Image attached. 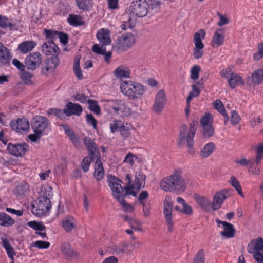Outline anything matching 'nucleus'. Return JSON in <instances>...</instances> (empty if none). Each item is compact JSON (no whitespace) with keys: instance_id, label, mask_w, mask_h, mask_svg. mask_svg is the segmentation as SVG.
I'll return each instance as SVG.
<instances>
[{"instance_id":"f257e3e1","label":"nucleus","mask_w":263,"mask_h":263,"mask_svg":"<svg viewBox=\"0 0 263 263\" xmlns=\"http://www.w3.org/2000/svg\"><path fill=\"white\" fill-rule=\"evenodd\" d=\"M160 186L165 192L179 194L185 191L186 184L185 181L180 175V172L177 170L168 177L163 179L160 183Z\"/></svg>"},{"instance_id":"f03ea898","label":"nucleus","mask_w":263,"mask_h":263,"mask_svg":"<svg viewBox=\"0 0 263 263\" xmlns=\"http://www.w3.org/2000/svg\"><path fill=\"white\" fill-rule=\"evenodd\" d=\"M120 89L122 93L130 99L140 98L145 91L142 84L132 81H123L121 84Z\"/></svg>"},{"instance_id":"7ed1b4c3","label":"nucleus","mask_w":263,"mask_h":263,"mask_svg":"<svg viewBox=\"0 0 263 263\" xmlns=\"http://www.w3.org/2000/svg\"><path fill=\"white\" fill-rule=\"evenodd\" d=\"M45 196H42L38 198V202L36 205H31L32 213L37 216H41L46 214L51 207L49 197L52 195L51 187H47ZM46 190V189H45Z\"/></svg>"},{"instance_id":"20e7f679","label":"nucleus","mask_w":263,"mask_h":263,"mask_svg":"<svg viewBox=\"0 0 263 263\" xmlns=\"http://www.w3.org/2000/svg\"><path fill=\"white\" fill-rule=\"evenodd\" d=\"M197 121L193 120L190 125V129L187 136L186 133L188 127L186 125H183L181 127L178 138V144L181 145L186 140L188 147L191 148L194 145V137L196 131Z\"/></svg>"},{"instance_id":"39448f33","label":"nucleus","mask_w":263,"mask_h":263,"mask_svg":"<svg viewBox=\"0 0 263 263\" xmlns=\"http://www.w3.org/2000/svg\"><path fill=\"white\" fill-rule=\"evenodd\" d=\"M104 102L105 107L108 108V109H112L118 114L127 117L131 114L130 109L122 100H106Z\"/></svg>"},{"instance_id":"423d86ee","label":"nucleus","mask_w":263,"mask_h":263,"mask_svg":"<svg viewBox=\"0 0 263 263\" xmlns=\"http://www.w3.org/2000/svg\"><path fill=\"white\" fill-rule=\"evenodd\" d=\"M135 36L131 33H126L119 37L114 48L119 51L123 52L130 48L135 43Z\"/></svg>"},{"instance_id":"0eeeda50","label":"nucleus","mask_w":263,"mask_h":263,"mask_svg":"<svg viewBox=\"0 0 263 263\" xmlns=\"http://www.w3.org/2000/svg\"><path fill=\"white\" fill-rule=\"evenodd\" d=\"M132 13L138 17H144L147 15L149 5L146 0H134L130 5Z\"/></svg>"},{"instance_id":"6e6552de","label":"nucleus","mask_w":263,"mask_h":263,"mask_svg":"<svg viewBox=\"0 0 263 263\" xmlns=\"http://www.w3.org/2000/svg\"><path fill=\"white\" fill-rule=\"evenodd\" d=\"M60 60L57 55L52 56L45 60L44 65L41 68L43 74L48 76L54 72L57 66L59 65Z\"/></svg>"},{"instance_id":"1a4fd4ad","label":"nucleus","mask_w":263,"mask_h":263,"mask_svg":"<svg viewBox=\"0 0 263 263\" xmlns=\"http://www.w3.org/2000/svg\"><path fill=\"white\" fill-rule=\"evenodd\" d=\"M42 61V55L37 52L28 55L25 60V65L28 69L34 70L40 65Z\"/></svg>"},{"instance_id":"9d476101","label":"nucleus","mask_w":263,"mask_h":263,"mask_svg":"<svg viewBox=\"0 0 263 263\" xmlns=\"http://www.w3.org/2000/svg\"><path fill=\"white\" fill-rule=\"evenodd\" d=\"M49 124L47 118L43 116H36L31 121V127L34 132L42 133Z\"/></svg>"},{"instance_id":"9b49d317","label":"nucleus","mask_w":263,"mask_h":263,"mask_svg":"<svg viewBox=\"0 0 263 263\" xmlns=\"http://www.w3.org/2000/svg\"><path fill=\"white\" fill-rule=\"evenodd\" d=\"M167 101L166 96L163 90L160 89L156 95L155 102L153 105L154 111L160 114L165 107Z\"/></svg>"},{"instance_id":"f8f14e48","label":"nucleus","mask_w":263,"mask_h":263,"mask_svg":"<svg viewBox=\"0 0 263 263\" xmlns=\"http://www.w3.org/2000/svg\"><path fill=\"white\" fill-rule=\"evenodd\" d=\"M29 146L25 143L22 144L9 143L7 149L9 153L16 157H22L28 151Z\"/></svg>"},{"instance_id":"ddd939ff","label":"nucleus","mask_w":263,"mask_h":263,"mask_svg":"<svg viewBox=\"0 0 263 263\" xmlns=\"http://www.w3.org/2000/svg\"><path fill=\"white\" fill-rule=\"evenodd\" d=\"M129 243L125 241L117 244H112L109 247V251L117 255L123 256L124 254H128L132 252L129 249Z\"/></svg>"},{"instance_id":"4468645a","label":"nucleus","mask_w":263,"mask_h":263,"mask_svg":"<svg viewBox=\"0 0 263 263\" xmlns=\"http://www.w3.org/2000/svg\"><path fill=\"white\" fill-rule=\"evenodd\" d=\"M11 128L18 133L27 132L29 130V122L26 118L13 120L10 123Z\"/></svg>"},{"instance_id":"2eb2a0df","label":"nucleus","mask_w":263,"mask_h":263,"mask_svg":"<svg viewBox=\"0 0 263 263\" xmlns=\"http://www.w3.org/2000/svg\"><path fill=\"white\" fill-rule=\"evenodd\" d=\"M247 251L250 254H253V257L257 253H261L263 251V238L261 237L253 239L247 246Z\"/></svg>"},{"instance_id":"dca6fc26","label":"nucleus","mask_w":263,"mask_h":263,"mask_svg":"<svg viewBox=\"0 0 263 263\" xmlns=\"http://www.w3.org/2000/svg\"><path fill=\"white\" fill-rule=\"evenodd\" d=\"M83 111L82 106L77 103L68 102L65 106L64 112L65 116L70 117L72 115L80 116Z\"/></svg>"},{"instance_id":"f3484780","label":"nucleus","mask_w":263,"mask_h":263,"mask_svg":"<svg viewBox=\"0 0 263 263\" xmlns=\"http://www.w3.org/2000/svg\"><path fill=\"white\" fill-rule=\"evenodd\" d=\"M42 50L46 55H57L59 53V48L52 41H47L42 45Z\"/></svg>"},{"instance_id":"a211bd4d","label":"nucleus","mask_w":263,"mask_h":263,"mask_svg":"<svg viewBox=\"0 0 263 263\" xmlns=\"http://www.w3.org/2000/svg\"><path fill=\"white\" fill-rule=\"evenodd\" d=\"M224 32L222 29L216 30L212 37L211 46L213 48H217L221 46L224 43Z\"/></svg>"},{"instance_id":"6ab92c4d","label":"nucleus","mask_w":263,"mask_h":263,"mask_svg":"<svg viewBox=\"0 0 263 263\" xmlns=\"http://www.w3.org/2000/svg\"><path fill=\"white\" fill-rule=\"evenodd\" d=\"M224 190L217 192L214 196L212 203V209L216 211L219 209L222 205L224 200L226 199Z\"/></svg>"},{"instance_id":"aec40b11","label":"nucleus","mask_w":263,"mask_h":263,"mask_svg":"<svg viewBox=\"0 0 263 263\" xmlns=\"http://www.w3.org/2000/svg\"><path fill=\"white\" fill-rule=\"evenodd\" d=\"M96 37L99 42L102 44V46L109 45L111 43L110 38V33L108 29L102 28L100 29L97 33Z\"/></svg>"},{"instance_id":"412c9836","label":"nucleus","mask_w":263,"mask_h":263,"mask_svg":"<svg viewBox=\"0 0 263 263\" xmlns=\"http://www.w3.org/2000/svg\"><path fill=\"white\" fill-rule=\"evenodd\" d=\"M84 143L91 157H98L99 155V152L95 142L89 137H85Z\"/></svg>"},{"instance_id":"4be33fe9","label":"nucleus","mask_w":263,"mask_h":263,"mask_svg":"<svg viewBox=\"0 0 263 263\" xmlns=\"http://www.w3.org/2000/svg\"><path fill=\"white\" fill-rule=\"evenodd\" d=\"M194 199L198 205L204 211L210 212L212 209V203L210 200L203 196L195 194Z\"/></svg>"},{"instance_id":"5701e85b","label":"nucleus","mask_w":263,"mask_h":263,"mask_svg":"<svg viewBox=\"0 0 263 263\" xmlns=\"http://www.w3.org/2000/svg\"><path fill=\"white\" fill-rule=\"evenodd\" d=\"M61 250L67 258L77 259L79 255L67 243H63L61 245Z\"/></svg>"},{"instance_id":"b1692460","label":"nucleus","mask_w":263,"mask_h":263,"mask_svg":"<svg viewBox=\"0 0 263 263\" xmlns=\"http://www.w3.org/2000/svg\"><path fill=\"white\" fill-rule=\"evenodd\" d=\"M36 46V43L35 41H26L18 45V50L21 53L25 54L32 50Z\"/></svg>"},{"instance_id":"393cba45","label":"nucleus","mask_w":263,"mask_h":263,"mask_svg":"<svg viewBox=\"0 0 263 263\" xmlns=\"http://www.w3.org/2000/svg\"><path fill=\"white\" fill-rule=\"evenodd\" d=\"M62 226L66 232H70L76 227V221L72 216L68 215L63 219Z\"/></svg>"},{"instance_id":"a878e982","label":"nucleus","mask_w":263,"mask_h":263,"mask_svg":"<svg viewBox=\"0 0 263 263\" xmlns=\"http://www.w3.org/2000/svg\"><path fill=\"white\" fill-rule=\"evenodd\" d=\"M222 227L223 231L220 232L221 235L227 238L234 237L236 230L232 224L229 222H224Z\"/></svg>"},{"instance_id":"bb28decb","label":"nucleus","mask_w":263,"mask_h":263,"mask_svg":"<svg viewBox=\"0 0 263 263\" xmlns=\"http://www.w3.org/2000/svg\"><path fill=\"white\" fill-rule=\"evenodd\" d=\"M110 131L114 133L117 131L127 132L129 130V127L125 126L120 120H114L113 122L109 125Z\"/></svg>"},{"instance_id":"cd10ccee","label":"nucleus","mask_w":263,"mask_h":263,"mask_svg":"<svg viewBox=\"0 0 263 263\" xmlns=\"http://www.w3.org/2000/svg\"><path fill=\"white\" fill-rule=\"evenodd\" d=\"M92 50L97 54L104 55L105 61L107 63L109 62L112 53L110 51L106 52V48L104 47L100 46L96 44L93 45Z\"/></svg>"},{"instance_id":"c85d7f7f","label":"nucleus","mask_w":263,"mask_h":263,"mask_svg":"<svg viewBox=\"0 0 263 263\" xmlns=\"http://www.w3.org/2000/svg\"><path fill=\"white\" fill-rule=\"evenodd\" d=\"M213 106L220 114H221L224 118V123L225 125L227 124L229 120V117L227 114L224 106L222 102L220 100H216L213 103Z\"/></svg>"},{"instance_id":"c756f323","label":"nucleus","mask_w":263,"mask_h":263,"mask_svg":"<svg viewBox=\"0 0 263 263\" xmlns=\"http://www.w3.org/2000/svg\"><path fill=\"white\" fill-rule=\"evenodd\" d=\"M104 174V171L102 163L100 159L98 158L95 163V172L93 173L94 177L97 180L100 181L103 178Z\"/></svg>"},{"instance_id":"7c9ffc66","label":"nucleus","mask_w":263,"mask_h":263,"mask_svg":"<svg viewBox=\"0 0 263 263\" xmlns=\"http://www.w3.org/2000/svg\"><path fill=\"white\" fill-rule=\"evenodd\" d=\"M10 53L9 50L0 42V63L3 64L10 62Z\"/></svg>"},{"instance_id":"2f4dec72","label":"nucleus","mask_w":263,"mask_h":263,"mask_svg":"<svg viewBox=\"0 0 263 263\" xmlns=\"http://www.w3.org/2000/svg\"><path fill=\"white\" fill-rule=\"evenodd\" d=\"M172 208H165L163 209V213L168 228V231L172 232L173 230V222L172 220Z\"/></svg>"},{"instance_id":"473e14b6","label":"nucleus","mask_w":263,"mask_h":263,"mask_svg":"<svg viewBox=\"0 0 263 263\" xmlns=\"http://www.w3.org/2000/svg\"><path fill=\"white\" fill-rule=\"evenodd\" d=\"M229 85L232 89H234L237 85L243 84L242 77L235 73H231V77L228 80Z\"/></svg>"},{"instance_id":"72a5a7b5","label":"nucleus","mask_w":263,"mask_h":263,"mask_svg":"<svg viewBox=\"0 0 263 263\" xmlns=\"http://www.w3.org/2000/svg\"><path fill=\"white\" fill-rule=\"evenodd\" d=\"M215 148V144L213 142L206 144L201 150L200 157L202 158L208 157L213 153Z\"/></svg>"},{"instance_id":"f704fd0d","label":"nucleus","mask_w":263,"mask_h":263,"mask_svg":"<svg viewBox=\"0 0 263 263\" xmlns=\"http://www.w3.org/2000/svg\"><path fill=\"white\" fill-rule=\"evenodd\" d=\"M15 220L8 214L5 212L0 213V225L5 227H9L13 225Z\"/></svg>"},{"instance_id":"c9c22d12","label":"nucleus","mask_w":263,"mask_h":263,"mask_svg":"<svg viewBox=\"0 0 263 263\" xmlns=\"http://www.w3.org/2000/svg\"><path fill=\"white\" fill-rule=\"evenodd\" d=\"M2 241V245L6 250L8 257L11 260H14V256L16 255V253L10 244L9 240L6 238H3Z\"/></svg>"},{"instance_id":"e433bc0d","label":"nucleus","mask_w":263,"mask_h":263,"mask_svg":"<svg viewBox=\"0 0 263 263\" xmlns=\"http://www.w3.org/2000/svg\"><path fill=\"white\" fill-rule=\"evenodd\" d=\"M146 176L141 172H137L135 175V183L133 184L135 188L140 190L145 185Z\"/></svg>"},{"instance_id":"4c0bfd02","label":"nucleus","mask_w":263,"mask_h":263,"mask_svg":"<svg viewBox=\"0 0 263 263\" xmlns=\"http://www.w3.org/2000/svg\"><path fill=\"white\" fill-rule=\"evenodd\" d=\"M114 73L117 77L126 78L130 77V71L127 67L121 66L116 68Z\"/></svg>"},{"instance_id":"58836bf2","label":"nucleus","mask_w":263,"mask_h":263,"mask_svg":"<svg viewBox=\"0 0 263 263\" xmlns=\"http://www.w3.org/2000/svg\"><path fill=\"white\" fill-rule=\"evenodd\" d=\"M68 23L72 26H78L83 24L82 17L79 15L70 14L67 19Z\"/></svg>"},{"instance_id":"ea45409f","label":"nucleus","mask_w":263,"mask_h":263,"mask_svg":"<svg viewBox=\"0 0 263 263\" xmlns=\"http://www.w3.org/2000/svg\"><path fill=\"white\" fill-rule=\"evenodd\" d=\"M206 35V32L203 29L199 30L194 35L193 42L194 45H204L202 40H203Z\"/></svg>"},{"instance_id":"a19ab883","label":"nucleus","mask_w":263,"mask_h":263,"mask_svg":"<svg viewBox=\"0 0 263 263\" xmlns=\"http://www.w3.org/2000/svg\"><path fill=\"white\" fill-rule=\"evenodd\" d=\"M251 78L253 84H258L262 83L263 82V69L256 70L252 73Z\"/></svg>"},{"instance_id":"79ce46f5","label":"nucleus","mask_w":263,"mask_h":263,"mask_svg":"<svg viewBox=\"0 0 263 263\" xmlns=\"http://www.w3.org/2000/svg\"><path fill=\"white\" fill-rule=\"evenodd\" d=\"M108 183L110 188H121L122 181L115 176L109 175L108 176Z\"/></svg>"},{"instance_id":"37998d69","label":"nucleus","mask_w":263,"mask_h":263,"mask_svg":"<svg viewBox=\"0 0 263 263\" xmlns=\"http://www.w3.org/2000/svg\"><path fill=\"white\" fill-rule=\"evenodd\" d=\"M0 27L3 28H9L10 30H16V25L9 22L6 16L0 15Z\"/></svg>"},{"instance_id":"c03bdc74","label":"nucleus","mask_w":263,"mask_h":263,"mask_svg":"<svg viewBox=\"0 0 263 263\" xmlns=\"http://www.w3.org/2000/svg\"><path fill=\"white\" fill-rule=\"evenodd\" d=\"M77 6L83 11H88L91 7L90 0H76Z\"/></svg>"},{"instance_id":"a18cd8bd","label":"nucleus","mask_w":263,"mask_h":263,"mask_svg":"<svg viewBox=\"0 0 263 263\" xmlns=\"http://www.w3.org/2000/svg\"><path fill=\"white\" fill-rule=\"evenodd\" d=\"M229 182L236 189L238 194L241 197H243L241 186L238 179L235 176H232Z\"/></svg>"},{"instance_id":"49530a36","label":"nucleus","mask_w":263,"mask_h":263,"mask_svg":"<svg viewBox=\"0 0 263 263\" xmlns=\"http://www.w3.org/2000/svg\"><path fill=\"white\" fill-rule=\"evenodd\" d=\"M47 114L48 115H54L58 118L63 120L65 118V112H64V109L62 110V109H60L59 108H52L49 109L47 111Z\"/></svg>"},{"instance_id":"de8ad7c7","label":"nucleus","mask_w":263,"mask_h":263,"mask_svg":"<svg viewBox=\"0 0 263 263\" xmlns=\"http://www.w3.org/2000/svg\"><path fill=\"white\" fill-rule=\"evenodd\" d=\"M87 103L89 104V109L94 112L97 115H100L101 113L100 107L98 102L95 100L88 99Z\"/></svg>"},{"instance_id":"09e8293b","label":"nucleus","mask_w":263,"mask_h":263,"mask_svg":"<svg viewBox=\"0 0 263 263\" xmlns=\"http://www.w3.org/2000/svg\"><path fill=\"white\" fill-rule=\"evenodd\" d=\"M212 123L213 117L210 113H205L204 116L201 117L200 124L202 126L212 125Z\"/></svg>"},{"instance_id":"8fccbe9b","label":"nucleus","mask_w":263,"mask_h":263,"mask_svg":"<svg viewBox=\"0 0 263 263\" xmlns=\"http://www.w3.org/2000/svg\"><path fill=\"white\" fill-rule=\"evenodd\" d=\"M135 188L134 185L132 184H126L123 187V198H124L127 195H133L136 197L137 194L134 191V189Z\"/></svg>"},{"instance_id":"3c124183","label":"nucleus","mask_w":263,"mask_h":263,"mask_svg":"<svg viewBox=\"0 0 263 263\" xmlns=\"http://www.w3.org/2000/svg\"><path fill=\"white\" fill-rule=\"evenodd\" d=\"M33 76V75L32 73L27 72L25 70L21 72L20 75V77L22 81L27 85H30L32 83L31 79Z\"/></svg>"},{"instance_id":"603ef678","label":"nucleus","mask_w":263,"mask_h":263,"mask_svg":"<svg viewBox=\"0 0 263 263\" xmlns=\"http://www.w3.org/2000/svg\"><path fill=\"white\" fill-rule=\"evenodd\" d=\"M205 259L204 250L200 249L195 255L193 263H205Z\"/></svg>"},{"instance_id":"864d4df0","label":"nucleus","mask_w":263,"mask_h":263,"mask_svg":"<svg viewBox=\"0 0 263 263\" xmlns=\"http://www.w3.org/2000/svg\"><path fill=\"white\" fill-rule=\"evenodd\" d=\"M95 158V157H91V156H90V157H86L84 158H83L81 162V165L83 171L84 172H87L88 171L91 161Z\"/></svg>"},{"instance_id":"5fc2aeb1","label":"nucleus","mask_w":263,"mask_h":263,"mask_svg":"<svg viewBox=\"0 0 263 263\" xmlns=\"http://www.w3.org/2000/svg\"><path fill=\"white\" fill-rule=\"evenodd\" d=\"M203 128L202 136L204 138H209L214 134V129L213 125L202 126Z\"/></svg>"},{"instance_id":"6e6d98bb","label":"nucleus","mask_w":263,"mask_h":263,"mask_svg":"<svg viewBox=\"0 0 263 263\" xmlns=\"http://www.w3.org/2000/svg\"><path fill=\"white\" fill-rule=\"evenodd\" d=\"M204 47V45H195L193 49V53L194 58L199 59L202 58L203 54V49Z\"/></svg>"},{"instance_id":"4d7b16f0","label":"nucleus","mask_w":263,"mask_h":263,"mask_svg":"<svg viewBox=\"0 0 263 263\" xmlns=\"http://www.w3.org/2000/svg\"><path fill=\"white\" fill-rule=\"evenodd\" d=\"M73 70L76 77L80 80L83 78L82 70L80 67V60L75 59L73 64Z\"/></svg>"},{"instance_id":"13d9d810","label":"nucleus","mask_w":263,"mask_h":263,"mask_svg":"<svg viewBox=\"0 0 263 263\" xmlns=\"http://www.w3.org/2000/svg\"><path fill=\"white\" fill-rule=\"evenodd\" d=\"M110 189L112 192V196L117 200V201L123 198V186H121V188L114 187V189L110 188Z\"/></svg>"},{"instance_id":"bf43d9fd","label":"nucleus","mask_w":263,"mask_h":263,"mask_svg":"<svg viewBox=\"0 0 263 263\" xmlns=\"http://www.w3.org/2000/svg\"><path fill=\"white\" fill-rule=\"evenodd\" d=\"M201 68L199 65H194L191 69V79L194 81L197 80L199 78V74Z\"/></svg>"},{"instance_id":"052dcab7","label":"nucleus","mask_w":263,"mask_h":263,"mask_svg":"<svg viewBox=\"0 0 263 263\" xmlns=\"http://www.w3.org/2000/svg\"><path fill=\"white\" fill-rule=\"evenodd\" d=\"M28 225L33 229L36 231H44L46 229L45 226L42 223L36 222L35 221H30L28 223Z\"/></svg>"},{"instance_id":"680f3d73","label":"nucleus","mask_w":263,"mask_h":263,"mask_svg":"<svg viewBox=\"0 0 263 263\" xmlns=\"http://www.w3.org/2000/svg\"><path fill=\"white\" fill-rule=\"evenodd\" d=\"M129 225L130 228L135 231H142V222L138 219L133 218L132 220L130 221Z\"/></svg>"},{"instance_id":"e2e57ef3","label":"nucleus","mask_w":263,"mask_h":263,"mask_svg":"<svg viewBox=\"0 0 263 263\" xmlns=\"http://www.w3.org/2000/svg\"><path fill=\"white\" fill-rule=\"evenodd\" d=\"M50 246V243L48 241L37 240L32 242L31 246L40 249H48Z\"/></svg>"},{"instance_id":"0e129e2a","label":"nucleus","mask_w":263,"mask_h":263,"mask_svg":"<svg viewBox=\"0 0 263 263\" xmlns=\"http://www.w3.org/2000/svg\"><path fill=\"white\" fill-rule=\"evenodd\" d=\"M137 159L138 157L136 155L131 153H128L125 156L123 162L130 166H133Z\"/></svg>"},{"instance_id":"69168bd1","label":"nucleus","mask_w":263,"mask_h":263,"mask_svg":"<svg viewBox=\"0 0 263 263\" xmlns=\"http://www.w3.org/2000/svg\"><path fill=\"white\" fill-rule=\"evenodd\" d=\"M58 31L53 30L51 29H45L44 30V34L46 38L50 40H54L57 38L58 35Z\"/></svg>"},{"instance_id":"338daca9","label":"nucleus","mask_w":263,"mask_h":263,"mask_svg":"<svg viewBox=\"0 0 263 263\" xmlns=\"http://www.w3.org/2000/svg\"><path fill=\"white\" fill-rule=\"evenodd\" d=\"M263 157V142L260 143L257 147L256 156V163L259 164Z\"/></svg>"},{"instance_id":"774afa93","label":"nucleus","mask_w":263,"mask_h":263,"mask_svg":"<svg viewBox=\"0 0 263 263\" xmlns=\"http://www.w3.org/2000/svg\"><path fill=\"white\" fill-rule=\"evenodd\" d=\"M118 202L120 203V205L122 207L123 210L125 211V212H133L134 208L130 204H128L124 200V198H122Z\"/></svg>"}]
</instances>
